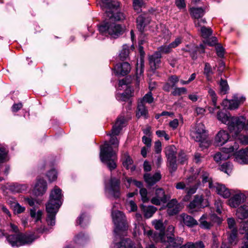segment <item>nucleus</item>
<instances>
[{
	"instance_id": "obj_1",
	"label": "nucleus",
	"mask_w": 248,
	"mask_h": 248,
	"mask_svg": "<svg viewBox=\"0 0 248 248\" xmlns=\"http://www.w3.org/2000/svg\"><path fill=\"white\" fill-rule=\"evenodd\" d=\"M217 119L221 123L226 124L232 136H237L243 129L244 117H232L227 109H219L217 114Z\"/></svg>"
},
{
	"instance_id": "obj_2",
	"label": "nucleus",
	"mask_w": 248,
	"mask_h": 248,
	"mask_svg": "<svg viewBox=\"0 0 248 248\" xmlns=\"http://www.w3.org/2000/svg\"><path fill=\"white\" fill-rule=\"evenodd\" d=\"M62 198L61 189L55 186L51 191L49 202L46 204V221L48 225L53 226L55 224V216L62 204Z\"/></svg>"
},
{
	"instance_id": "obj_3",
	"label": "nucleus",
	"mask_w": 248,
	"mask_h": 248,
	"mask_svg": "<svg viewBox=\"0 0 248 248\" xmlns=\"http://www.w3.org/2000/svg\"><path fill=\"white\" fill-rule=\"evenodd\" d=\"M101 6L106 8V14L110 20L120 21L124 19V14L118 11L120 3L117 0H101Z\"/></svg>"
},
{
	"instance_id": "obj_4",
	"label": "nucleus",
	"mask_w": 248,
	"mask_h": 248,
	"mask_svg": "<svg viewBox=\"0 0 248 248\" xmlns=\"http://www.w3.org/2000/svg\"><path fill=\"white\" fill-rule=\"evenodd\" d=\"M100 158L101 161L107 165L109 170H112L116 168V153L113 150L111 145L107 142L101 148Z\"/></svg>"
},
{
	"instance_id": "obj_5",
	"label": "nucleus",
	"mask_w": 248,
	"mask_h": 248,
	"mask_svg": "<svg viewBox=\"0 0 248 248\" xmlns=\"http://www.w3.org/2000/svg\"><path fill=\"white\" fill-rule=\"evenodd\" d=\"M100 33L103 35H110L111 37L116 38L123 33V30L122 27L115 23L107 22L101 24L99 27Z\"/></svg>"
},
{
	"instance_id": "obj_6",
	"label": "nucleus",
	"mask_w": 248,
	"mask_h": 248,
	"mask_svg": "<svg viewBox=\"0 0 248 248\" xmlns=\"http://www.w3.org/2000/svg\"><path fill=\"white\" fill-rule=\"evenodd\" d=\"M35 238L32 235L24 234L18 232L9 235L7 240L12 247H19L31 243Z\"/></svg>"
},
{
	"instance_id": "obj_7",
	"label": "nucleus",
	"mask_w": 248,
	"mask_h": 248,
	"mask_svg": "<svg viewBox=\"0 0 248 248\" xmlns=\"http://www.w3.org/2000/svg\"><path fill=\"white\" fill-rule=\"evenodd\" d=\"M188 183H191L194 181H198L201 184L200 180L203 184L206 183H208L209 187H212V179L210 176L209 173L203 168H200L198 169L195 173L188 177L187 179Z\"/></svg>"
},
{
	"instance_id": "obj_8",
	"label": "nucleus",
	"mask_w": 248,
	"mask_h": 248,
	"mask_svg": "<svg viewBox=\"0 0 248 248\" xmlns=\"http://www.w3.org/2000/svg\"><path fill=\"white\" fill-rule=\"evenodd\" d=\"M191 137L196 141L201 142L200 146L201 147V143L206 144L205 146L208 145V143L206 139L207 134L204 124L201 123L197 124L195 128L191 130L190 133Z\"/></svg>"
},
{
	"instance_id": "obj_9",
	"label": "nucleus",
	"mask_w": 248,
	"mask_h": 248,
	"mask_svg": "<svg viewBox=\"0 0 248 248\" xmlns=\"http://www.w3.org/2000/svg\"><path fill=\"white\" fill-rule=\"evenodd\" d=\"M125 122V118L123 116H119L115 124L112 127L111 131V133L108 134L111 136L110 140V143L111 145H114L116 148H118L119 145V141L117 138L114 136L118 135L122 129Z\"/></svg>"
},
{
	"instance_id": "obj_10",
	"label": "nucleus",
	"mask_w": 248,
	"mask_h": 248,
	"mask_svg": "<svg viewBox=\"0 0 248 248\" xmlns=\"http://www.w3.org/2000/svg\"><path fill=\"white\" fill-rule=\"evenodd\" d=\"M106 193L114 198H118L121 195L120 181L115 178H111L109 182L106 185Z\"/></svg>"
},
{
	"instance_id": "obj_11",
	"label": "nucleus",
	"mask_w": 248,
	"mask_h": 248,
	"mask_svg": "<svg viewBox=\"0 0 248 248\" xmlns=\"http://www.w3.org/2000/svg\"><path fill=\"white\" fill-rule=\"evenodd\" d=\"M239 148L238 144L234 142L233 145H231L229 148H223L221 152L216 153L214 156V160L218 162L221 160H225L229 158L233 155L234 152Z\"/></svg>"
},
{
	"instance_id": "obj_12",
	"label": "nucleus",
	"mask_w": 248,
	"mask_h": 248,
	"mask_svg": "<svg viewBox=\"0 0 248 248\" xmlns=\"http://www.w3.org/2000/svg\"><path fill=\"white\" fill-rule=\"evenodd\" d=\"M113 222L117 229L125 231L128 228L125 216L120 211H114L112 212Z\"/></svg>"
},
{
	"instance_id": "obj_13",
	"label": "nucleus",
	"mask_w": 248,
	"mask_h": 248,
	"mask_svg": "<svg viewBox=\"0 0 248 248\" xmlns=\"http://www.w3.org/2000/svg\"><path fill=\"white\" fill-rule=\"evenodd\" d=\"M189 12L192 18L195 19L194 24L196 27H201L206 23L205 18H201L205 13L204 10L202 8H190Z\"/></svg>"
},
{
	"instance_id": "obj_14",
	"label": "nucleus",
	"mask_w": 248,
	"mask_h": 248,
	"mask_svg": "<svg viewBox=\"0 0 248 248\" xmlns=\"http://www.w3.org/2000/svg\"><path fill=\"white\" fill-rule=\"evenodd\" d=\"M176 154V148L174 145H170L165 148V154L171 171H175L177 169Z\"/></svg>"
},
{
	"instance_id": "obj_15",
	"label": "nucleus",
	"mask_w": 248,
	"mask_h": 248,
	"mask_svg": "<svg viewBox=\"0 0 248 248\" xmlns=\"http://www.w3.org/2000/svg\"><path fill=\"white\" fill-rule=\"evenodd\" d=\"M170 198V197L165 194L164 190L162 188H158L156 189L155 195L152 198L151 202L155 205H160L162 203L167 202Z\"/></svg>"
},
{
	"instance_id": "obj_16",
	"label": "nucleus",
	"mask_w": 248,
	"mask_h": 248,
	"mask_svg": "<svg viewBox=\"0 0 248 248\" xmlns=\"http://www.w3.org/2000/svg\"><path fill=\"white\" fill-rule=\"evenodd\" d=\"M184 242V239L181 237H177L174 238L171 236H167V239L165 235L163 238V241H161V243H163L166 248L171 247L172 248H179L180 246L183 244Z\"/></svg>"
},
{
	"instance_id": "obj_17",
	"label": "nucleus",
	"mask_w": 248,
	"mask_h": 248,
	"mask_svg": "<svg viewBox=\"0 0 248 248\" xmlns=\"http://www.w3.org/2000/svg\"><path fill=\"white\" fill-rule=\"evenodd\" d=\"M245 100V97H239L237 95H234L231 100H224L222 102V105L226 106L229 105V107L228 108H237L239 107V105L243 103Z\"/></svg>"
},
{
	"instance_id": "obj_18",
	"label": "nucleus",
	"mask_w": 248,
	"mask_h": 248,
	"mask_svg": "<svg viewBox=\"0 0 248 248\" xmlns=\"http://www.w3.org/2000/svg\"><path fill=\"white\" fill-rule=\"evenodd\" d=\"M215 190L218 194L224 198H228L231 195V193L228 188L222 184L216 183L212 184V187L211 188Z\"/></svg>"
},
{
	"instance_id": "obj_19",
	"label": "nucleus",
	"mask_w": 248,
	"mask_h": 248,
	"mask_svg": "<svg viewBox=\"0 0 248 248\" xmlns=\"http://www.w3.org/2000/svg\"><path fill=\"white\" fill-rule=\"evenodd\" d=\"M161 55L159 52L155 51L153 55H150L148 58L149 65L152 70H155L159 67L161 62Z\"/></svg>"
},
{
	"instance_id": "obj_20",
	"label": "nucleus",
	"mask_w": 248,
	"mask_h": 248,
	"mask_svg": "<svg viewBox=\"0 0 248 248\" xmlns=\"http://www.w3.org/2000/svg\"><path fill=\"white\" fill-rule=\"evenodd\" d=\"M116 74L122 76L126 75L131 70V66L127 62H124L117 64L114 68Z\"/></svg>"
},
{
	"instance_id": "obj_21",
	"label": "nucleus",
	"mask_w": 248,
	"mask_h": 248,
	"mask_svg": "<svg viewBox=\"0 0 248 248\" xmlns=\"http://www.w3.org/2000/svg\"><path fill=\"white\" fill-rule=\"evenodd\" d=\"M47 189V184L43 179H39L34 188L33 193L36 196L43 195Z\"/></svg>"
},
{
	"instance_id": "obj_22",
	"label": "nucleus",
	"mask_w": 248,
	"mask_h": 248,
	"mask_svg": "<svg viewBox=\"0 0 248 248\" xmlns=\"http://www.w3.org/2000/svg\"><path fill=\"white\" fill-rule=\"evenodd\" d=\"M154 101L152 93L149 92L138 101V108H146L148 107L147 104H150Z\"/></svg>"
},
{
	"instance_id": "obj_23",
	"label": "nucleus",
	"mask_w": 248,
	"mask_h": 248,
	"mask_svg": "<svg viewBox=\"0 0 248 248\" xmlns=\"http://www.w3.org/2000/svg\"><path fill=\"white\" fill-rule=\"evenodd\" d=\"M167 213L170 216L177 214L180 210V205L175 199H172L167 204Z\"/></svg>"
},
{
	"instance_id": "obj_24",
	"label": "nucleus",
	"mask_w": 248,
	"mask_h": 248,
	"mask_svg": "<svg viewBox=\"0 0 248 248\" xmlns=\"http://www.w3.org/2000/svg\"><path fill=\"white\" fill-rule=\"evenodd\" d=\"M161 178L160 173L156 172L154 175L146 173L144 175V179L146 183L149 186H153L159 181Z\"/></svg>"
},
{
	"instance_id": "obj_25",
	"label": "nucleus",
	"mask_w": 248,
	"mask_h": 248,
	"mask_svg": "<svg viewBox=\"0 0 248 248\" xmlns=\"http://www.w3.org/2000/svg\"><path fill=\"white\" fill-rule=\"evenodd\" d=\"M229 139L228 133L224 130H220L217 135L215 140L217 145L221 146L225 143Z\"/></svg>"
},
{
	"instance_id": "obj_26",
	"label": "nucleus",
	"mask_w": 248,
	"mask_h": 248,
	"mask_svg": "<svg viewBox=\"0 0 248 248\" xmlns=\"http://www.w3.org/2000/svg\"><path fill=\"white\" fill-rule=\"evenodd\" d=\"M211 217L206 215H202L199 220L200 227L206 229H210L213 226V222L211 220Z\"/></svg>"
},
{
	"instance_id": "obj_27",
	"label": "nucleus",
	"mask_w": 248,
	"mask_h": 248,
	"mask_svg": "<svg viewBox=\"0 0 248 248\" xmlns=\"http://www.w3.org/2000/svg\"><path fill=\"white\" fill-rule=\"evenodd\" d=\"M144 234L147 235L149 239H152L155 242L163 241V238L164 237V234L161 233H153V231L151 230L144 229Z\"/></svg>"
},
{
	"instance_id": "obj_28",
	"label": "nucleus",
	"mask_w": 248,
	"mask_h": 248,
	"mask_svg": "<svg viewBox=\"0 0 248 248\" xmlns=\"http://www.w3.org/2000/svg\"><path fill=\"white\" fill-rule=\"evenodd\" d=\"M244 196L242 194L234 195L228 201L229 205L233 208H236L243 201Z\"/></svg>"
},
{
	"instance_id": "obj_29",
	"label": "nucleus",
	"mask_w": 248,
	"mask_h": 248,
	"mask_svg": "<svg viewBox=\"0 0 248 248\" xmlns=\"http://www.w3.org/2000/svg\"><path fill=\"white\" fill-rule=\"evenodd\" d=\"M235 160L240 164H248V155L245 149L241 150L237 152Z\"/></svg>"
},
{
	"instance_id": "obj_30",
	"label": "nucleus",
	"mask_w": 248,
	"mask_h": 248,
	"mask_svg": "<svg viewBox=\"0 0 248 248\" xmlns=\"http://www.w3.org/2000/svg\"><path fill=\"white\" fill-rule=\"evenodd\" d=\"M237 217L240 219H244L248 217V203L239 207L236 213Z\"/></svg>"
},
{
	"instance_id": "obj_31",
	"label": "nucleus",
	"mask_w": 248,
	"mask_h": 248,
	"mask_svg": "<svg viewBox=\"0 0 248 248\" xmlns=\"http://www.w3.org/2000/svg\"><path fill=\"white\" fill-rule=\"evenodd\" d=\"M184 223L188 227H193L198 225V222L193 217L185 214L181 215Z\"/></svg>"
},
{
	"instance_id": "obj_32",
	"label": "nucleus",
	"mask_w": 248,
	"mask_h": 248,
	"mask_svg": "<svg viewBox=\"0 0 248 248\" xmlns=\"http://www.w3.org/2000/svg\"><path fill=\"white\" fill-rule=\"evenodd\" d=\"M114 248H134L132 241L130 239H123L120 242L116 244Z\"/></svg>"
},
{
	"instance_id": "obj_33",
	"label": "nucleus",
	"mask_w": 248,
	"mask_h": 248,
	"mask_svg": "<svg viewBox=\"0 0 248 248\" xmlns=\"http://www.w3.org/2000/svg\"><path fill=\"white\" fill-rule=\"evenodd\" d=\"M142 210L145 217L149 218L152 217L153 214L156 211L157 208L154 206H148L147 207L142 206Z\"/></svg>"
},
{
	"instance_id": "obj_34",
	"label": "nucleus",
	"mask_w": 248,
	"mask_h": 248,
	"mask_svg": "<svg viewBox=\"0 0 248 248\" xmlns=\"http://www.w3.org/2000/svg\"><path fill=\"white\" fill-rule=\"evenodd\" d=\"M131 94V90L127 89L123 93H117L116 95V98L118 101H125L129 98Z\"/></svg>"
},
{
	"instance_id": "obj_35",
	"label": "nucleus",
	"mask_w": 248,
	"mask_h": 248,
	"mask_svg": "<svg viewBox=\"0 0 248 248\" xmlns=\"http://www.w3.org/2000/svg\"><path fill=\"white\" fill-rule=\"evenodd\" d=\"M203 199L202 196L196 195L194 199L189 203V207L191 209H194L201 205Z\"/></svg>"
},
{
	"instance_id": "obj_36",
	"label": "nucleus",
	"mask_w": 248,
	"mask_h": 248,
	"mask_svg": "<svg viewBox=\"0 0 248 248\" xmlns=\"http://www.w3.org/2000/svg\"><path fill=\"white\" fill-rule=\"evenodd\" d=\"M133 5L134 10L137 13L141 11V8L145 5L144 0H133Z\"/></svg>"
},
{
	"instance_id": "obj_37",
	"label": "nucleus",
	"mask_w": 248,
	"mask_h": 248,
	"mask_svg": "<svg viewBox=\"0 0 248 248\" xmlns=\"http://www.w3.org/2000/svg\"><path fill=\"white\" fill-rule=\"evenodd\" d=\"M137 28L140 32H143L145 26V18L142 16H139L137 19Z\"/></svg>"
},
{
	"instance_id": "obj_38",
	"label": "nucleus",
	"mask_w": 248,
	"mask_h": 248,
	"mask_svg": "<svg viewBox=\"0 0 248 248\" xmlns=\"http://www.w3.org/2000/svg\"><path fill=\"white\" fill-rule=\"evenodd\" d=\"M204 74L206 76V78L208 80H212V75L213 72L212 70L211 66L209 63H205V67L204 68Z\"/></svg>"
},
{
	"instance_id": "obj_39",
	"label": "nucleus",
	"mask_w": 248,
	"mask_h": 248,
	"mask_svg": "<svg viewBox=\"0 0 248 248\" xmlns=\"http://www.w3.org/2000/svg\"><path fill=\"white\" fill-rule=\"evenodd\" d=\"M129 53V46L126 45L123 46V48L121 51L119 56L121 60H124L127 58Z\"/></svg>"
},
{
	"instance_id": "obj_40",
	"label": "nucleus",
	"mask_w": 248,
	"mask_h": 248,
	"mask_svg": "<svg viewBox=\"0 0 248 248\" xmlns=\"http://www.w3.org/2000/svg\"><path fill=\"white\" fill-rule=\"evenodd\" d=\"M232 169V165L230 162H226L223 164L220 167V170L224 172L225 173L229 174Z\"/></svg>"
},
{
	"instance_id": "obj_41",
	"label": "nucleus",
	"mask_w": 248,
	"mask_h": 248,
	"mask_svg": "<svg viewBox=\"0 0 248 248\" xmlns=\"http://www.w3.org/2000/svg\"><path fill=\"white\" fill-rule=\"evenodd\" d=\"M31 216L34 218L36 219V221L41 219L42 216V211L41 210H38L36 212V209L33 207L30 210Z\"/></svg>"
},
{
	"instance_id": "obj_42",
	"label": "nucleus",
	"mask_w": 248,
	"mask_h": 248,
	"mask_svg": "<svg viewBox=\"0 0 248 248\" xmlns=\"http://www.w3.org/2000/svg\"><path fill=\"white\" fill-rule=\"evenodd\" d=\"M172 51V48L170 47V44L169 45H162L157 48V50L156 52H159L160 55L162 53L168 54Z\"/></svg>"
},
{
	"instance_id": "obj_43",
	"label": "nucleus",
	"mask_w": 248,
	"mask_h": 248,
	"mask_svg": "<svg viewBox=\"0 0 248 248\" xmlns=\"http://www.w3.org/2000/svg\"><path fill=\"white\" fill-rule=\"evenodd\" d=\"M219 86L221 93L226 94L229 89V85L227 81L221 78L220 81Z\"/></svg>"
},
{
	"instance_id": "obj_44",
	"label": "nucleus",
	"mask_w": 248,
	"mask_h": 248,
	"mask_svg": "<svg viewBox=\"0 0 248 248\" xmlns=\"http://www.w3.org/2000/svg\"><path fill=\"white\" fill-rule=\"evenodd\" d=\"M87 239V237L85 236L83 233H80L75 236L74 241L76 243L81 245L85 243Z\"/></svg>"
},
{
	"instance_id": "obj_45",
	"label": "nucleus",
	"mask_w": 248,
	"mask_h": 248,
	"mask_svg": "<svg viewBox=\"0 0 248 248\" xmlns=\"http://www.w3.org/2000/svg\"><path fill=\"white\" fill-rule=\"evenodd\" d=\"M200 185L199 183H197L194 186H193L190 187L188 189H186L187 190V195L184 198V200L186 201L188 199V197L194 194Z\"/></svg>"
},
{
	"instance_id": "obj_46",
	"label": "nucleus",
	"mask_w": 248,
	"mask_h": 248,
	"mask_svg": "<svg viewBox=\"0 0 248 248\" xmlns=\"http://www.w3.org/2000/svg\"><path fill=\"white\" fill-rule=\"evenodd\" d=\"M153 224L154 225L155 228L156 230L160 231V232L164 234V231L165 230V226L163 223L162 220H155L153 221Z\"/></svg>"
},
{
	"instance_id": "obj_47",
	"label": "nucleus",
	"mask_w": 248,
	"mask_h": 248,
	"mask_svg": "<svg viewBox=\"0 0 248 248\" xmlns=\"http://www.w3.org/2000/svg\"><path fill=\"white\" fill-rule=\"evenodd\" d=\"M187 92V90L185 87L175 88L171 93L174 96H180L182 94H185Z\"/></svg>"
},
{
	"instance_id": "obj_48",
	"label": "nucleus",
	"mask_w": 248,
	"mask_h": 248,
	"mask_svg": "<svg viewBox=\"0 0 248 248\" xmlns=\"http://www.w3.org/2000/svg\"><path fill=\"white\" fill-rule=\"evenodd\" d=\"M237 236V229H233V230H231V232L230 234V236L229 237V241L230 243L232 244H236V239Z\"/></svg>"
},
{
	"instance_id": "obj_49",
	"label": "nucleus",
	"mask_w": 248,
	"mask_h": 248,
	"mask_svg": "<svg viewBox=\"0 0 248 248\" xmlns=\"http://www.w3.org/2000/svg\"><path fill=\"white\" fill-rule=\"evenodd\" d=\"M133 163V160L131 157L125 154L124 156L123 164L127 169H129V166Z\"/></svg>"
},
{
	"instance_id": "obj_50",
	"label": "nucleus",
	"mask_w": 248,
	"mask_h": 248,
	"mask_svg": "<svg viewBox=\"0 0 248 248\" xmlns=\"http://www.w3.org/2000/svg\"><path fill=\"white\" fill-rule=\"evenodd\" d=\"M201 32L202 36L204 38H206L212 34V31L210 28L203 26L201 28Z\"/></svg>"
},
{
	"instance_id": "obj_51",
	"label": "nucleus",
	"mask_w": 248,
	"mask_h": 248,
	"mask_svg": "<svg viewBox=\"0 0 248 248\" xmlns=\"http://www.w3.org/2000/svg\"><path fill=\"white\" fill-rule=\"evenodd\" d=\"M240 232L241 233L246 234L244 237H248V221L241 223Z\"/></svg>"
},
{
	"instance_id": "obj_52",
	"label": "nucleus",
	"mask_w": 248,
	"mask_h": 248,
	"mask_svg": "<svg viewBox=\"0 0 248 248\" xmlns=\"http://www.w3.org/2000/svg\"><path fill=\"white\" fill-rule=\"evenodd\" d=\"M8 151L4 147H0V164L6 160Z\"/></svg>"
},
{
	"instance_id": "obj_53",
	"label": "nucleus",
	"mask_w": 248,
	"mask_h": 248,
	"mask_svg": "<svg viewBox=\"0 0 248 248\" xmlns=\"http://www.w3.org/2000/svg\"><path fill=\"white\" fill-rule=\"evenodd\" d=\"M208 93L211 98L212 103L216 108H219V107H217V97L215 91L212 89L210 88L208 90Z\"/></svg>"
},
{
	"instance_id": "obj_54",
	"label": "nucleus",
	"mask_w": 248,
	"mask_h": 248,
	"mask_svg": "<svg viewBox=\"0 0 248 248\" xmlns=\"http://www.w3.org/2000/svg\"><path fill=\"white\" fill-rule=\"evenodd\" d=\"M140 194L141 196V200L144 202L149 201V198L148 197V192L146 188H141L140 190Z\"/></svg>"
},
{
	"instance_id": "obj_55",
	"label": "nucleus",
	"mask_w": 248,
	"mask_h": 248,
	"mask_svg": "<svg viewBox=\"0 0 248 248\" xmlns=\"http://www.w3.org/2000/svg\"><path fill=\"white\" fill-rule=\"evenodd\" d=\"M27 187L23 185H14L11 188L12 190L16 192H22L26 189Z\"/></svg>"
},
{
	"instance_id": "obj_56",
	"label": "nucleus",
	"mask_w": 248,
	"mask_h": 248,
	"mask_svg": "<svg viewBox=\"0 0 248 248\" xmlns=\"http://www.w3.org/2000/svg\"><path fill=\"white\" fill-rule=\"evenodd\" d=\"M147 109H138L136 112V116L138 118L143 117L144 119L148 118Z\"/></svg>"
},
{
	"instance_id": "obj_57",
	"label": "nucleus",
	"mask_w": 248,
	"mask_h": 248,
	"mask_svg": "<svg viewBox=\"0 0 248 248\" xmlns=\"http://www.w3.org/2000/svg\"><path fill=\"white\" fill-rule=\"evenodd\" d=\"M179 80V77L176 75H172L168 78V81L171 85L173 87H175L176 84Z\"/></svg>"
},
{
	"instance_id": "obj_58",
	"label": "nucleus",
	"mask_w": 248,
	"mask_h": 248,
	"mask_svg": "<svg viewBox=\"0 0 248 248\" xmlns=\"http://www.w3.org/2000/svg\"><path fill=\"white\" fill-rule=\"evenodd\" d=\"M47 176L50 182L54 181L57 177V171L55 170H52L47 172Z\"/></svg>"
},
{
	"instance_id": "obj_59",
	"label": "nucleus",
	"mask_w": 248,
	"mask_h": 248,
	"mask_svg": "<svg viewBox=\"0 0 248 248\" xmlns=\"http://www.w3.org/2000/svg\"><path fill=\"white\" fill-rule=\"evenodd\" d=\"M175 4L180 10H184L186 7L185 0H175Z\"/></svg>"
},
{
	"instance_id": "obj_60",
	"label": "nucleus",
	"mask_w": 248,
	"mask_h": 248,
	"mask_svg": "<svg viewBox=\"0 0 248 248\" xmlns=\"http://www.w3.org/2000/svg\"><path fill=\"white\" fill-rule=\"evenodd\" d=\"M227 223L229 228L231 230H233V229H237L235 226V221L233 218H229L227 219Z\"/></svg>"
},
{
	"instance_id": "obj_61",
	"label": "nucleus",
	"mask_w": 248,
	"mask_h": 248,
	"mask_svg": "<svg viewBox=\"0 0 248 248\" xmlns=\"http://www.w3.org/2000/svg\"><path fill=\"white\" fill-rule=\"evenodd\" d=\"M182 38L181 37L176 38L174 41L170 44L171 48H174L177 47L182 43Z\"/></svg>"
},
{
	"instance_id": "obj_62",
	"label": "nucleus",
	"mask_w": 248,
	"mask_h": 248,
	"mask_svg": "<svg viewBox=\"0 0 248 248\" xmlns=\"http://www.w3.org/2000/svg\"><path fill=\"white\" fill-rule=\"evenodd\" d=\"M216 49L217 56L221 58L223 57L224 54V49L223 47L220 45H218L216 46Z\"/></svg>"
},
{
	"instance_id": "obj_63",
	"label": "nucleus",
	"mask_w": 248,
	"mask_h": 248,
	"mask_svg": "<svg viewBox=\"0 0 248 248\" xmlns=\"http://www.w3.org/2000/svg\"><path fill=\"white\" fill-rule=\"evenodd\" d=\"M156 134L158 137H164L166 140H168L170 139L169 136L166 134L165 131L163 130H157L156 131Z\"/></svg>"
},
{
	"instance_id": "obj_64",
	"label": "nucleus",
	"mask_w": 248,
	"mask_h": 248,
	"mask_svg": "<svg viewBox=\"0 0 248 248\" xmlns=\"http://www.w3.org/2000/svg\"><path fill=\"white\" fill-rule=\"evenodd\" d=\"M217 43V39L216 37H212L206 40L205 44L208 46H213Z\"/></svg>"
}]
</instances>
